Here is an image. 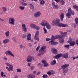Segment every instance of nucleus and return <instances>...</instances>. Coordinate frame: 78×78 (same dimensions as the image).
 I'll list each match as a JSON object with an SVG mask.
<instances>
[{
	"label": "nucleus",
	"instance_id": "nucleus-27",
	"mask_svg": "<svg viewBox=\"0 0 78 78\" xmlns=\"http://www.w3.org/2000/svg\"><path fill=\"white\" fill-rule=\"evenodd\" d=\"M64 42V39L63 38H62V39L60 40V42L61 44H63Z\"/></svg>",
	"mask_w": 78,
	"mask_h": 78
},
{
	"label": "nucleus",
	"instance_id": "nucleus-12",
	"mask_svg": "<svg viewBox=\"0 0 78 78\" xmlns=\"http://www.w3.org/2000/svg\"><path fill=\"white\" fill-rule=\"evenodd\" d=\"M51 52L54 55L58 54V50L55 48H52L51 49Z\"/></svg>",
	"mask_w": 78,
	"mask_h": 78
},
{
	"label": "nucleus",
	"instance_id": "nucleus-38",
	"mask_svg": "<svg viewBox=\"0 0 78 78\" xmlns=\"http://www.w3.org/2000/svg\"><path fill=\"white\" fill-rule=\"evenodd\" d=\"M70 47V45H67L66 44L64 45V47L65 48H69V47Z\"/></svg>",
	"mask_w": 78,
	"mask_h": 78
},
{
	"label": "nucleus",
	"instance_id": "nucleus-23",
	"mask_svg": "<svg viewBox=\"0 0 78 78\" xmlns=\"http://www.w3.org/2000/svg\"><path fill=\"white\" fill-rule=\"evenodd\" d=\"M5 34L6 37H9V31H7L5 32Z\"/></svg>",
	"mask_w": 78,
	"mask_h": 78
},
{
	"label": "nucleus",
	"instance_id": "nucleus-25",
	"mask_svg": "<svg viewBox=\"0 0 78 78\" xmlns=\"http://www.w3.org/2000/svg\"><path fill=\"white\" fill-rule=\"evenodd\" d=\"M56 63V60H54L53 62H51V65H55Z\"/></svg>",
	"mask_w": 78,
	"mask_h": 78
},
{
	"label": "nucleus",
	"instance_id": "nucleus-57",
	"mask_svg": "<svg viewBox=\"0 0 78 78\" xmlns=\"http://www.w3.org/2000/svg\"><path fill=\"white\" fill-rule=\"evenodd\" d=\"M20 48H23V45L22 44L20 45Z\"/></svg>",
	"mask_w": 78,
	"mask_h": 78
},
{
	"label": "nucleus",
	"instance_id": "nucleus-34",
	"mask_svg": "<svg viewBox=\"0 0 78 78\" xmlns=\"http://www.w3.org/2000/svg\"><path fill=\"white\" fill-rule=\"evenodd\" d=\"M43 30L44 31V34H46L47 33V30L45 28V27H44L43 28Z\"/></svg>",
	"mask_w": 78,
	"mask_h": 78
},
{
	"label": "nucleus",
	"instance_id": "nucleus-28",
	"mask_svg": "<svg viewBox=\"0 0 78 78\" xmlns=\"http://www.w3.org/2000/svg\"><path fill=\"white\" fill-rule=\"evenodd\" d=\"M68 70V69H63V73H67Z\"/></svg>",
	"mask_w": 78,
	"mask_h": 78
},
{
	"label": "nucleus",
	"instance_id": "nucleus-64",
	"mask_svg": "<svg viewBox=\"0 0 78 78\" xmlns=\"http://www.w3.org/2000/svg\"><path fill=\"white\" fill-rule=\"evenodd\" d=\"M40 73H41V72L40 71H39V72H38V73L37 74V75H39V74H40Z\"/></svg>",
	"mask_w": 78,
	"mask_h": 78
},
{
	"label": "nucleus",
	"instance_id": "nucleus-53",
	"mask_svg": "<svg viewBox=\"0 0 78 78\" xmlns=\"http://www.w3.org/2000/svg\"><path fill=\"white\" fill-rule=\"evenodd\" d=\"M75 59H78V56L75 57L73 58V60H75Z\"/></svg>",
	"mask_w": 78,
	"mask_h": 78
},
{
	"label": "nucleus",
	"instance_id": "nucleus-55",
	"mask_svg": "<svg viewBox=\"0 0 78 78\" xmlns=\"http://www.w3.org/2000/svg\"><path fill=\"white\" fill-rule=\"evenodd\" d=\"M31 34H29L27 35V37H31Z\"/></svg>",
	"mask_w": 78,
	"mask_h": 78
},
{
	"label": "nucleus",
	"instance_id": "nucleus-5",
	"mask_svg": "<svg viewBox=\"0 0 78 78\" xmlns=\"http://www.w3.org/2000/svg\"><path fill=\"white\" fill-rule=\"evenodd\" d=\"M46 47L45 46H43L42 47L41 49L39 50V53L37 54V56H41L44 54V50L45 49Z\"/></svg>",
	"mask_w": 78,
	"mask_h": 78
},
{
	"label": "nucleus",
	"instance_id": "nucleus-9",
	"mask_svg": "<svg viewBox=\"0 0 78 78\" xmlns=\"http://www.w3.org/2000/svg\"><path fill=\"white\" fill-rule=\"evenodd\" d=\"M22 27L23 31H24V32H27V28H26V25L25 24H22Z\"/></svg>",
	"mask_w": 78,
	"mask_h": 78
},
{
	"label": "nucleus",
	"instance_id": "nucleus-45",
	"mask_svg": "<svg viewBox=\"0 0 78 78\" xmlns=\"http://www.w3.org/2000/svg\"><path fill=\"white\" fill-rule=\"evenodd\" d=\"M17 72H21V69L18 68L16 70Z\"/></svg>",
	"mask_w": 78,
	"mask_h": 78
},
{
	"label": "nucleus",
	"instance_id": "nucleus-1",
	"mask_svg": "<svg viewBox=\"0 0 78 78\" xmlns=\"http://www.w3.org/2000/svg\"><path fill=\"white\" fill-rule=\"evenodd\" d=\"M59 22H60V20L58 18H57L52 21L51 24L53 26H54L55 25H56L57 26L62 27H68V25L60 23Z\"/></svg>",
	"mask_w": 78,
	"mask_h": 78
},
{
	"label": "nucleus",
	"instance_id": "nucleus-51",
	"mask_svg": "<svg viewBox=\"0 0 78 78\" xmlns=\"http://www.w3.org/2000/svg\"><path fill=\"white\" fill-rule=\"evenodd\" d=\"M3 58L4 59L5 61H7V60H8V58H6V56L4 57H3Z\"/></svg>",
	"mask_w": 78,
	"mask_h": 78
},
{
	"label": "nucleus",
	"instance_id": "nucleus-49",
	"mask_svg": "<svg viewBox=\"0 0 78 78\" xmlns=\"http://www.w3.org/2000/svg\"><path fill=\"white\" fill-rule=\"evenodd\" d=\"M51 75H53V74H55V71H53V70L51 71Z\"/></svg>",
	"mask_w": 78,
	"mask_h": 78
},
{
	"label": "nucleus",
	"instance_id": "nucleus-11",
	"mask_svg": "<svg viewBox=\"0 0 78 78\" xmlns=\"http://www.w3.org/2000/svg\"><path fill=\"white\" fill-rule=\"evenodd\" d=\"M41 13L40 11L37 12L35 13L34 14V16L35 17H39L41 16Z\"/></svg>",
	"mask_w": 78,
	"mask_h": 78
},
{
	"label": "nucleus",
	"instance_id": "nucleus-54",
	"mask_svg": "<svg viewBox=\"0 0 78 78\" xmlns=\"http://www.w3.org/2000/svg\"><path fill=\"white\" fill-rule=\"evenodd\" d=\"M57 44H58V42H54V41H53V45H57Z\"/></svg>",
	"mask_w": 78,
	"mask_h": 78
},
{
	"label": "nucleus",
	"instance_id": "nucleus-52",
	"mask_svg": "<svg viewBox=\"0 0 78 78\" xmlns=\"http://www.w3.org/2000/svg\"><path fill=\"white\" fill-rule=\"evenodd\" d=\"M39 48H40V46H38L36 49V51H37L39 49Z\"/></svg>",
	"mask_w": 78,
	"mask_h": 78
},
{
	"label": "nucleus",
	"instance_id": "nucleus-37",
	"mask_svg": "<svg viewBox=\"0 0 78 78\" xmlns=\"http://www.w3.org/2000/svg\"><path fill=\"white\" fill-rule=\"evenodd\" d=\"M39 33V32H38V31H37L36 32L34 36H38Z\"/></svg>",
	"mask_w": 78,
	"mask_h": 78
},
{
	"label": "nucleus",
	"instance_id": "nucleus-40",
	"mask_svg": "<svg viewBox=\"0 0 78 78\" xmlns=\"http://www.w3.org/2000/svg\"><path fill=\"white\" fill-rule=\"evenodd\" d=\"M45 3V1H44L42 0L41 1L40 4V5H44Z\"/></svg>",
	"mask_w": 78,
	"mask_h": 78
},
{
	"label": "nucleus",
	"instance_id": "nucleus-8",
	"mask_svg": "<svg viewBox=\"0 0 78 78\" xmlns=\"http://www.w3.org/2000/svg\"><path fill=\"white\" fill-rule=\"evenodd\" d=\"M5 54L6 55H10L12 57H15V56L14 54L12 53V52L11 51H7L5 52Z\"/></svg>",
	"mask_w": 78,
	"mask_h": 78
},
{
	"label": "nucleus",
	"instance_id": "nucleus-22",
	"mask_svg": "<svg viewBox=\"0 0 78 78\" xmlns=\"http://www.w3.org/2000/svg\"><path fill=\"white\" fill-rule=\"evenodd\" d=\"M30 9H32V10H33V11H34V6L33 4H30Z\"/></svg>",
	"mask_w": 78,
	"mask_h": 78
},
{
	"label": "nucleus",
	"instance_id": "nucleus-58",
	"mask_svg": "<svg viewBox=\"0 0 78 78\" xmlns=\"http://www.w3.org/2000/svg\"><path fill=\"white\" fill-rule=\"evenodd\" d=\"M6 69L7 70H8V71H9V72H10V70H9V68L8 67H6Z\"/></svg>",
	"mask_w": 78,
	"mask_h": 78
},
{
	"label": "nucleus",
	"instance_id": "nucleus-41",
	"mask_svg": "<svg viewBox=\"0 0 78 78\" xmlns=\"http://www.w3.org/2000/svg\"><path fill=\"white\" fill-rule=\"evenodd\" d=\"M61 2L62 5H64V3H65L64 1L63 0H61Z\"/></svg>",
	"mask_w": 78,
	"mask_h": 78
},
{
	"label": "nucleus",
	"instance_id": "nucleus-32",
	"mask_svg": "<svg viewBox=\"0 0 78 78\" xmlns=\"http://www.w3.org/2000/svg\"><path fill=\"white\" fill-rule=\"evenodd\" d=\"M34 29H35V30H39L40 28H39V26H35Z\"/></svg>",
	"mask_w": 78,
	"mask_h": 78
},
{
	"label": "nucleus",
	"instance_id": "nucleus-14",
	"mask_svg": "<svg viewBox=\"0 0 78 78\" xmlns=\"http://www.w3.org/2000/svg\"><path fill=\"white\" fill-rule=\"evenodd\" d=\"M62 54H58L56 56H55L54 57V58L55 59H59L61 57H62Z\"/></svg>",
	"mask_w": 78,
	"mask_h": 78
},
{
	"label": "nucleus",
	"instance_id": "nucleus-18",
	"mask_svg": "<svg viewBox=\"0 0 78 78\" xmlns=\"http://www.w3.org/2000/svg\"><path fill=\"white\" fill-rule=\"evenodd\" d=\"M27 77L28 78H35V76L32 74H29Z\"/></svg>",
	"mask_w": 78,
	"mask_h": 78
},
{
	"label": "nucleus",
	"instance_id": "nucleus-61",
	"mask_svg": "<svg viewBox=\"0 0 78 78\" xmlns=\"http://www.w3.org/2000/svg\"><path fill=\"white\" fill-rule=\"evenodd\" d=\"M29 47H32V44H31V43H29Z\"/></svg>",
	"mask_w": 78,
	"mask_h": 78
},
{
	"label": "nucleus",
	"instance_id": "nucleus-16",
	"mask_svg": "<svg viewBox=\"0 0 78 78\" xmlns=\"http://www.w3.org/2000/svg\"><path fill=\"white\" fill-rule=\"evenodd\" d=\"M60 19L61 21H62L64 18V14L63 13L61 14L60 16Z\"/></svg>",
	"mask_w": 78,
	"mask_h": 78
},
{
	"label": "nucleus",
	"instance_id": "nucleus-6",
	"mask_svg": "<svg viewBox=\"0 0 78 78\" xmlns=\"http://www.w3.org/2000/svg\"><path fill=\"white\" fill-rule=\"evenodd\" d=\"M9 22L10 24L14 25V22H15V19L14 18L11 17L9 19Z\"/></svg>",
	"mask_w": 78,
	"mask_h": 78
},
{
	"label": "nucleus",
	"instance_id": "nucleus-3",
	"mask_svg": "<svg viewBox=\"0 0 78 78\" xmlns=\"http://www.w3.org/2000/svg\"><path fill=\"white\" fill-rule=\"evenodd\" d=\"M60 33L61 34H62V36L60 35H58V38H59L60 40L62 38V37H66L67 36V32H63L61 31H60Z\"/></svg>",
	"mask_w": 78,
	"mask_h": 78
},
{
	"label": "nucleus",
	"instance_id": "nucleus-36",
	"mask_svg": "<svg viewBox=\"0 0 78 78\" xmlns=\"http://www.w3.org/2000/svg\"><path fill=\"white\" fill-rule=\"evenodd\" d=\"M19 8L20 9H21V10H23L24 9H25V7L22 6H20L19 7Z\"/></svg>",
	"mask_w": 78,
	"mask_h": 78
},
{
	"label": "nucleus",
	"instance_id": "nucleus-63",
	"mask_svg": "<svg viewBox=\"0 0 78 78\" xmlns=\"http://www.w3.org/2000/svg\"><path fill=\"white\" fill-rule=\"evenodd\" d=\"M31 65V63H28V66H29V67H30V66Z\"/></svg>",
	"mask_w": 78,
	"mask_h": 78
},
{
	"label": "nucleus",
	"instance_id": "nucleus-43",
	"mask_svg": "<svg viewBox=\"0 0 78 78\" xmlns=\"http://www.w3.org/2000/svg\"><path fill=\"white\" fill-rule=\"evenodd\" d=\"M48 77V76L46 74H44L43 76V78H47Z\"/></svg>",
	"mask_w": 78,
	"mask_h": 78
},
{
	"label": "nucleus",
	"instance_id": "nucleus-47",
	"mask_svg": "<svg viewBox=\"0 0 78 78\" xmlns=\"http://www.w3.org/2000/svg\"><path fill=\"white\" fill-rule=\"evenodd\" d=\"M27 39L28 41H30L31 39V38L30 37H27Z\"/></svg>",
	"mask_w": 78,
	"mask_h": 78
},
{
	"label": "nucleus",
	"instance_id": "nucleus-29",
	"mask_svg": "<svg viewBox=\"0 0 78 78\" xmlns=\"http://www.w3.org/2000/svg\"><path fill=\"white\" fill-rule=\"evenodd\" d=\"M1 75L2 77H6V75H4V73L3 72H2L1 73Z\"/></svg>",
	"mask_w": 78,
	"mask_h": 78
},
{
	"label": "nucleus",
	"instance_id": "nucleus-24",
	"mask_svg": "<svg viewBox=\"0 0 78 78\" xmlns=\"http://www.w3.org/2000/svg\"><path fill=\"white\" fill-rule=\"evenodd\" d=\"M13 66L12 65H10V66H9V69L10 70V71L12 70V71H13Z\"/></svg>",
	"mask_w": 78,
	"mask_h": 78
},
{
	"label": "nucleus",
	"instance_id": "nucleus-59",
	"mask_svg": "<svg viewBox=\"0 0 78 78\" xmlns=\"http://www.w3.org/2000/svg\"><path fill=\"white\" fill-rule=\"evenodd\" d=\"M50 39L49 38H47L46 39V41H49Z\"/></svg>",
	"mask_w": 78,
	"mask_h": 78
},
{
	"label": "nucleus",
	"instance_id": "nucleus-30",
	"mask_svg": "<svg viewBox=\"0 0 78 78\" xmlns=\"http://www.w3.org/2000/svg\"><path fill=\"white\" fill-rule=\"evenodd\" d=\"M34 38L35 40L37 41H39V36H34Z\"/></svg>",
	"mask_w": 78,
	"mask_h": 78
},
{
	"label": "nucleus",
	"instance_id": "nucleus-4",
	"mask_svg": "<svg viewBox=\"0 0 78 78\" xmlns=\"http://www.w3.org/2000/svg\"><path fill=\"white\" fill-rule=\"evenodd\" d=\"M68 13L66 14V16L68 17V18H70L71 17V14L73 15H74L75 13L73 11H72L71 8H70L68 9Z\"/></svg>",
	"mask_w": 78,
	"mask_h": 78
},
{
	"label": "nucleus",
	"instance_id": "nucleus-15",
	"mask_svg": "<svg viewBox=\"0 0 78 78\" xmlns=\"http://www.w3.org/2000/svg\"><path fill=\"white\" fill-rule=\"evenodd\" d=\"M69 57V54L68 53H66L62 55V58H65L66 59H67Z\"/></svg>",
	"mask_w": 78,
	"mask_h": 78
},
{
	"label": "nucleus",
	"instance_id": "nucleus-50",
	"mask_svg": "<svg viewBox=\"0 0 78 78\" xmlns=\"http://www.w3.org/2000/svg\"><path fill=\"white\" fill-rule=\"evenodd\" d=\"M26 35L25 34H23V39H25L26 38Z\"/></svg>",
	"mask_w": 78,
	"mask_h": 78
},
{
	"label": "nucleus",
	"instance_id": "nucleus-48",
	"mask_svg": "<svg viewBox=\"0 0 78 78\" xmlns=\"http://www.w3.org/2000/svg\"><path fill=\"white\" fill-rule=\"evenodd\" d=\"M47 74H48V75H49V76H50V75H51V72H50V71H48L47 72Z\"/></svg>",
	"mask_w": 78,
	"mask_h": 78
},
{
	"label": "nucleus",
	"instance_id": "nucleus-35",
	"mask_svg": "<svg viewBox=\"0 0 78 78\" xmlns=\"http://www.w3.org/2000/svg\"><path fill=\"white\" fill-rule=\"evenodd\" d=\"M2 10L3 11H7V9L5 7H2Z\"/></svg>",
	"mask_w": 78,
	"mask_h": 78
},
{
	"label": "nucleus",
	"instance_id": "nucleus-62",
	"mask_svg": "<svg viewBox=\"0 0 78 78\" xmlns=\"http://www.w3.org/2000/svg\"><path fill=\"white\" fill-rule=\"evenodd\" d=\"M76 44L78 45V40H77L76 41Z\"/></svg>",
	"mask_w": 78,
	"mask_h": 78
},
{
	"label": "nucleus",
	"instance_id": "nucleus-33",
	"mask_svg": "<svg viewBox=\"0 0 78 78\" xmlns=\"http://www.w3.org/2000/svg\"><path fill=\"white\" fill-rule=\"evenodd\" d=\"M72 40H73V38L72 37H69V40L68 41V43H70L71 42H72Z\"/></svg>",
	"mask_w": 78,
	"mask_h": 78
},
{
	"label": "nucleus",
	"instance_id": "nucleus-56",
	"mask_svg": "<svg viewBox=\"0 0 78 78\" xmlns=\"http://www.w3.org/2000/svg\"><path fill=\"white\" fill-rule=\"evenodd\" d=\"M5 64L7 66H10V64L8 63H5Z\"/></svg>",
	"mask_w": 78,
	"mask_h": 78
},
{
	"label": "nucleus",
	"instance_id": "nucleus-19",
	"mask_svg": "<svg viewBox=\"0 0 78 78\" xmlns=\"http://www.w3.org/2000/svg\"><path fill=\"white\" fill-rule=\"evenodd\" d=\"M9 42V40L8 39H6L3 41V44H7Z\"/></svg>",
	"mask_w": 78,
	"mask_h": 78
},
{
	"label": "nucleus",
	"instance_id": "nucleus-31",
	"mask_svg": "<svg viewBox=\"0 0 78 78\" xmlns=\"http://www.w3.org/2000/svg\"><path fill=\"white\" fill-rule=\"evenodd\" d=\"M75 23L76 25L77 24L78 26V18L75 19Z\"/></svg>",
	"mask_w": 78,
	"mask_h": 78
},
{
	"label": "nucleus",
	"instance_id": "nucleus-20",
	"mask_svg": "<svg viewBox=\"0 0 78 78\" xmlns=\"http://www.w3.org/2000/svg\"><path fill=\"white\" fill-rule=\"evenodd\" d=\"M70 46H74L76 44V42L75 41H73L69 43Z\"/></svg>",
	"mask_w": 78,
	"mask_h": 78
},
{
	"label": "nucleus",
	"instance_id": "nucleus-60",
	"mask_svg": "<svg viewBox=\"0 0 78 78\" xmlns=\"http://www.w3.org/2000/svg\"><path fill=\"white\" fill-rule=\"evenodd\" d=\"M33 74H34V75H36V71H34L33 72Z\"/></svg>",
	"mask_w": 78,
	"mask_h": 78
},
{
	"label": "nucleus",
	"instance_id": "nucleus-7",
	"mask_svg": "<svg viewBox=\"0 0 78 78\" xmlns=\"http://www.w3.org/2000/svg\"><path fill=\"white\" fill-rule=\"evenodd\" d=\"M34 58L32 56L29 55L27 58V61L28 62H31L33 61Z\"/></svg>",
	"mask_w": 78,
	"mask_h": 78
},
{
	"label": "nucleus",
	"instance_id": "nucleus-10",
	"mask_svg": "<svg viewBox=\"0 0 78 78\" xmlns=\"http://www.w3.org/2000/svg\"><path fill=\"white\" fill-rule=\"evenodd\" d=\"M52 5L54 9H58L59 8V6L58 5H55V2H52Z\"/></svg>",
	"mask_w": 78,
	"mask_h": 78
},
{
	"label": "nucleus",
	"instance_id": "nucleus-21",
	"mask_svg": "<svg viewBox=\"0 0 78 78\" xmlns=\"http://www.w3.org/2000/svg\"><path fill=\"white\" fill-rule=\"evenodd\" d=\"M58 39V35L55 36H54L53 35H52L51 37V39L52 40H54V39Z\"/></svg>",
	"mask_w": 78,
	"mask_h": 78
},
{
	"label": "nucleus",
	"instance_id": "nucleus-13",
	"mask_svg": "<svg viewBox=\"0 0 78 78\" xmlns=\"http://www.w3.org/2000/svg\"><path fill=\"white\" fill-rule=\"evenodd\" d=\"M41 62L42 63H43V64H44V67H47L48 66V64L45 60H42L41 61Z\"/></svg>",
	"mask_w": 78,
	"mask_h": 78
},
{
	"label": "nucleus",
	"instance_id": "nucleus-2",
	"mask_svg": "<svg viewBox=\"0 0 78 78\" xmlns=\"http://www.w3.org/2000/svg\"><path fill=\"white\" fill-rule=\"evenodd\" d=\"M41 25L44 27H46V28L48 30L51 29V26L49 23L45 20H42V23H41Z\"/></svg>",
	"mask_w": 78,
	"mask_h": 78
},
{
	"label": "nucleus",
	"instance_id": "nucleus-42",
	"mask_svg": "<svg viewBox=\"0 0 78 78\" xmlns=\"http://www.w3.org/2000/svg\"><path fill=\"white\" fill-rule=\"evenodd\" d=\"M49 43L50 45H53V41H50L49 42Z\"/></svg>",
	"mask_w": 78,
	"mask_h": 78
},
{
	"label": "nucleus",
	"instance_id": "nucleus-17",
	"mask_svg": "<svg viewBox=\"0 0 78 78\" xmlns=\"http://www.w3.org/2000/svg\"><path fill=\"white\" fill-rule=\"evenodd\" d=\"M69 64H66L61 66L62 69H66L65 68H66L67 67H69Z\"/></svg>",
	"mask_w": 78,
	"mask_h": 78
},
{
	"label": "nucleus",
	"instance_id": "nucleus-46",
	"mask_svg": "<svg viewBox=\"0 0 78 78\" xmlns=\"http://www.w3.org/2000/svg\"><path fill=\"white\" fill-rule=\"evenodd\" d=\"M22 5L23 6H27V4L26 3L23 2L22 3Z\"/></svg>",
	"mask_w": 78,
	"mask_h": 78
},
{
	"label": "nucleus",
	"instance_id": "nucleus-39",
	"mask_svg": "<svg viewBox=\"0 0 78 78\" xmlns=\"http://www.w3.org/2000/svg\"><path fill=\"white\" fill-rule=\"evenodd\" d=\"M30 69L31 70H33L34 69V66H31L30 67Z\"/></svg>",
	"mask_w": 78,
	"mask_h": 78
},
{
	"label": "nucleus",
	"instance_id": "nucleus-26",
	"mask_svg": "<svg viewBox=\"0 0 78 78\" xmlns=\"http://www.w3.org/2000/svg\"><path fill=\"white\" fill-rule=\"evenodd\" d=\"M30 26L31 28H34V29L35 27L36 26V25H35V24L33 23L31 24Z\"/></svg>",
	"mask_w": 78,
	"mask_h": 78
},
{
	"label": "nucleus",
	"instance_id": "nucleus-44",
	"mask_svg": "<svg viewBox=\"0 0 78 78\" xmlns=\"http://www.w3.org/2000/svg\"><path fill=\"white\" fill-rule=\"evenodd\" d=\"M12 40L13 41H14V42H15L16 43L17 42V41H16V37H13L12 38Z\"/></svg>",
	"mask_w": 78,
	"mask_h": 78
}]
</instances>
